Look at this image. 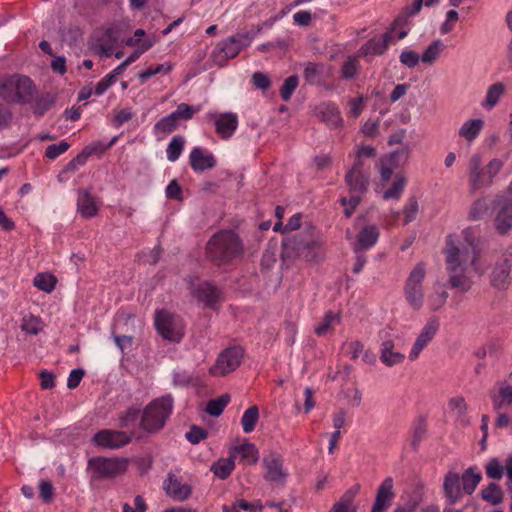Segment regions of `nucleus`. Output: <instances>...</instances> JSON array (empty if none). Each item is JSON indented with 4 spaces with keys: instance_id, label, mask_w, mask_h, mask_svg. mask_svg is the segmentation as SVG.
Returning a JSON list of instances; mask_svg holds the SVG:
<instances>
[{
    "instance_id": "obj_1",
    "label": "nucleus",
    "mask_w": 512,
    "mask_h": 512,
    "mask_svg": "<svg viewBox=\"0 0 512 512\" xmlns=\"http://www.w3.org/2000/svg\"><path fill=\"white\" fill-rule=\"evenodd\" d=\"M444 254L450 287L460 289L462 292L468 291L470 289V281L467 277L468 264L474 267L475 271H479L476 266L479 252H470L464 244L456 243L454 236L449 235L446 238Z\"/></svg>"
},
{
    "instance_id": "obj_2",
    "label": "nucleus",
    "mask_w": 512,
    "mask_h": 512,
    "mask_svg": "<svg viewBox=\"0 0 512 512\" xmlns=\"http://www.w3.org/2000/svg\"><path fill=\"white\" fill-rule=\"evenodd\" d=\"M323 239L319 231L312 225L307 226L303 232L287 237L283 240L282 255L286 258H303L306 261H316L320 257Z\"/></svg>"
},
{
    "instance_id": "obj_3",
    "label": "nucleus",
    "mask_w": 512,
    "mask_h": 512,
    "mask_svg": "<svg viewBox=\"0 0 512 512\" xmlns=\"http://www.w3.org/2000/svg\"><path fill=\"white\" fill-rule=\"evenodd\" d=\"M206 257L214 264L226 265L241 257L243 243L233 230H221L215 233L206 244Z\"/></svg>"
},
{
    "instance_id": "obj_4",
    "label": "nucleus",
    "mask_w": 512,
    "mask_h": 512,
    "mask_svg": "<svg viewBox=\"0 0 512 512\" xmlns=\"http://www.w3.org/2000/svg\"><path fill=\"white\" fill-rule=\"evenodd\" d=\"M173 411V398L165 395L152 400L142 411L139 426L145 432L154 434L166 424Z\"/></svg>"
},
{
    "instance_id": "obj_5",
    "label": "nucleus",
    "mask_w": 512,
    "mask_h": 512,
    "mask_svg": "<svg viewBox=\"0 0 512 512\" xmlns=\"http://www.w3.org/2000/svg\"><path fill=\"white\" fill-rule=\"evenodd\" d=\"M36 95L33 81L23 75H11L0 79V97L9 103H32Z\"/></svg>"
},
{
    "instance_id": "obj_6",
    "label": "nucleus",
    "mask_w": 512,
    "mask_h": 512,
    "mask_svg": "<svg viewBox=\"0 0 512 512\" xmlns=\"http://www.w3.org/2000/svg\"><path fill=\"white\" fill-rule=\"evenodd\" d=\"M503 162L494 158L483 167L480 154H474L468 163V180L470 190L475 192L482 188L489 187L493 183L494 177L500 172Z\"/></svg>"
},
{
    "instance_id": "obj_7",
    "label": "nucleus",
    "mask_w": 512,
    "mask_h": 512,
    "mask_svg": "<svg viewBox=\"0 0 512 512\" xmlns=\"http://www.w3.org/2000/svg\"><path fill=\"white\" fill-rule=\"evenodd\" d=\"M426 276L424 262H419L410 271L403 288L404 296L413 310H420L425 301L423 282Z\"/></svg>"
},
{
    "instance_id": "obj_8",
    "label": "nucleus",
    "mask_w": 512,
    "mask_h": 512,
    "mask_svg": "<svg viewBox=\"0 0 512 512\" xmlns=\"http://www.w3.org/2000/svg\"><path fill=\"white\" fill-rule=\"evenodd\" d=\"M129 465L127 458L95 457L88 461V468L92 471V479H111L123 475Z\"/></svg>"
},
{
    "instance_id": "obj_9",
    "label": "nucleus",
    "mask_w": 512,
    "mask_h": 512,
    "mask_svg": "<svg viewBox=\"0 0 512 512\" xmlns=\"http://www.w3.org/2000/svg\"><path fill=\"white\" fill-rule=\"evenodd\" d=\"M252 36L249 33H242L231 36L218 43L211 54L212 61L223 67L229 59L235 58L240 51L250 45Z\"/></svg>"
},
{
    "instance_id": "obj_10",
    "label": "nucleus",
    "mask_w": 512,
    "mask_h": 512,
    "mask_svg": "<svg viewBox=\"0 0 512 512\" xmlns=\"http://www.w3.org/2000/svg\"><path fill=\"white\" fill-rule=\"evenodd\" d=\"M155 327L157 332L171 342H180L184 336L182 320L168 311L161 310L155 314Z\"/></svg>"
},
{
    "instance_id": "obj_11",
    "label": "nucleus",
    "mask_w": 512,
    "mask_h": 512,
    "mask_svg": "<svg viewBox=\"0 0 512 512\" xmlns=\"http://www.w3.org/2000/svg\"><path fill=\"white\" fill-rule=\"evenodd\" d=\"M244 358V350L240 346L224 349L217 357L214 365L209 368L213 377H223L235 371Z\"/></svg>"
},
{
    "instance_id": "obj_12",
    "label": "nucleus",
    "mask_w": 512,
    "mask_h": 512,
    "mask_svg": "<svg viewBox=\"0 0 512 512\" xmlns=\"http://www.w3.org/2000/svg\"><path fill=\"white\" fill-rule=\"evenodd\" d=\"M265 469L264 479L277 486H284L287 479V472L283 467V459L280 454L270 452L262 459Z\"/></svg>"
},
{
    "instance_id": "obj_13",
    "label": "nucleus",
    "mask_w": 512,
    "mask_h": 512,
    "mask_svg": "<svg viewBox=\"0 0 512 512\" xmlns=\"http://www.w3.org/2000/svg\"><path fill=\"white\" fill-rule=\"evenodd\" d=\"M512 255L503 254L493 264L490 273V283L494 288L506 289L511 282Z\"/></svg>"
},
{
    "instance_id": "obj_14",
    "label": "nucleus",
    "mask_w": 512,
    "mask_h": 512,
    "mask_svg": "<svg viewBox=\"0 0 512 512\" xmlns=\"http://www.w3.org/2000/svg\"><path fill=\"white\" fill-rule=\"evenodd\" d=\"M132 437L133 433L128 434L125 431L103 429L94 435L93 442L103 448L119 449L128 445Z\"/></svg>"
},
{
    "instance_id": "obj_15",
    "label": "nucleus",
    "mask_w": 512,
    "mask_h": 512,
    "mask_svg": "<svg viewBox=\"0 0 512 512\" xmlns=\"http://www.w3.org/2000/svg\"><path fill=\"white\" fill-rule=\"evenodd\" d=\"M118 40V33L114 28L98 30L94 33L91 49L101 57H110Z\"/></svg>"
},
{
    "instance_id": "obj_16",
    "label": "nucleus",
    "mask_w": 512,
    "mask_h": 512,
    "mask_svg": "<svg viewBox=\"0 0 512 512\" xmlns=\"http://www.w3.org/2000/svg\"><path fill=\"white\" fill-rule=\"evenodd\" d=\"M208 118L213 121L216 133L224 140L231 138L238 127V116L232 112L209 114Z\"/></svg>"
},
{
    "instance_id": "obj_17",
    "label": "nucleus",
    "mask_w": 512,
    "mask_h": 512,
    "mask_svg": "<svg viewBox=\"0 0 512 512\" xmlns=\"http://www.w3.org/2000/svg\"><path fill=\"white\" fill-rule=\"evenodd\" d=\"M495 205L499 207L495 217V227L499 233L505 234L512 228V199L507 196H497Z\"/></svg>"
},
{
    "instance_id": "obj_18",
    "label": "nucleus",
    "mask_w": 512,
    "mask_h": 512,
    "mask_svg": "<svg viewBox=\"0 0 512 512\" xmlns=\"http://www.w3.org/2000/svg\"><path fill=\"white\" fill-rule=\"evenodd\" d=\"M439 328L437 319H430L421 330L420 334L416 338L412 349L409 353V360L415 361L418 359L421 351L432 341Z\"/></svg>"
},
{
    "instance_id": "obj_19",
    "label": "nucleus",
    "mask_w": 512,
    "mask_h": 512,
    "mask_svg": "<svg viewBox=\"0 0 512 512\" xmlns=\"http://www.w3.org/2000/svg\"><path fill=\"white\" fill-rule=\"evenodd\" d=\"M345 181L351 193H366L369 176L363 171L361 160H357L354 166L347 172Z\"/></svg>"
},
{
    "instance_id": "obj_20",
    "label": "nucleus",
    "mask_w": 512,
    "mask_h": 512,
    "mask_svg": "<svg viewBox=\"0 0 512 512\" xmlns=\"http://www.w3.org/2000/svg\"><path fill=\"white\" fill-rule=\"evenodd\" d=\"M191 294L208 307H213L221 299V291L209 282L191 286Z\"/></svg>"
},
{
    "instance_id": "obj_21",
    "label": "nucleus",
    "mask_w": 512,
    "mask_h": 512,
    "mask_svg": "<svg viewBox=\"0 0 512 512\" xmlns=\"http://www.w3.org/2000/svg\"><path fill=\"white\" fill-rule=\"evenodd\" d=\"M77 210L84 218H93L98 214L99 206L96 197L88 189L77 192Z\"/></svg>"
},
{
    "instance_id": "obj_22",
    "label": "nucleus",
    "mask_w": 512,
    "mask_h": 512,
    "mask_svg": "<svg viewBox=\"0 0 512 512\" xmlns=\"http://www.w3.org/2000/svg\"><path fill=\"white\" fill-rule=\"evenodd\" d=\"M394 498L393 479L387 477L378 487L371 512H385Z\"/></svg>"
},
{
    "instance_id": "obj_23",
    "label": "nucleus",
    "mask_w": 512,
    "mask_h": 512,
    "mask_svg": "<svg viewBox=\"0 0 512 512\" xmlns=\"http://www.w3.org/2000/svg\"><path fill=\"white\" fill-rule=\"evenodd\" d=\"M189 160L191 168L195 172L212 169L216 166L217 163L212 153L200 147H195L192 149L189 155Z\"/></svg>"
},
{
    "instance_id": "obj_24",
    "label": "nucleus",
    "mask_w": 512,
    "mask_h": 512,
    "mask_svg": "<svg viewBox=\"0 0 512 512\" xmlns=\"http://www.w3.org/2000/svg\"><path fill=\"white\" fill-rule=\"evenodd\" d=\"M163 488L169 497L178 501H185L192 492L191 487L187 484H182L173 473L168 474Z\"/></svg>"
},
{
    "instance_id": "obj_25",
    "label": "nucleus",
    "mask_w": 512,
    "mask_h": 512,
    "mask_svg": "<svg viewBox=\"0 0 512 512\" xmlns=\"http://www.w3.org/2000/svg\"><path fill=\"white\" fill-rule=\"evenodd\" d=\"M443 490L449 505H454L462 498L463 490L458 473L450 471L444 476Z\"/></svg>"
},
{
    "instance_id": "obj_26",
    "label": "nucleus",
    "mask_w": 512,
    "mask_h": 512,
    "mask_svg": "<svg viewBox=\"0 0 512 512\" xmlns=\"http://www.w3.org/2000/svg\"><path fill=\"white\" fill-rule=\"evenodd\" d=\"M379 238V229L375 225L364 227L357 235L354 252L365 251L373 247Z\"/></svg>"
},
{
    "instance_id": "obj_27",
    "label": "nucleus",
    "mask_w": 512,
    "mask_h": 512,
    "mask_svg": "<svg viewBox=\"0 0 512 512\" xmlns=\"http://www.w3.org/2000/svg\"><path fill=\"white\" fill-rule=\"evenodd\" d=\"M231 458L234 460L239 457L240 461L245 464L254 465L259 459V452L253 443L246 442L244 444L234 446L231 451Z\"/></svg>"
},
{
    "instance_id": "obj_28",
    "label": "nucleus",
    "mask_w": 512,
    "mask_h": 512,
    "mask_svg": "<svg viewBox=\"0 0 512 512\" xmlns=\"http://www.w3.org/2000/svg\"><path fill=\"white\" fill-rule=\"evenodd\" d=\"M391 40L390 33H385L381 38H372L359 49L360 56L382 55Z\"/></svg>"
},
{
    "instance_id": "obj_29",
    "label": "nucleus",
    "mask_w": 512,
    "mask_h": 512,
    "mask_svg": "<svg viewBox=\"0 0 512 512\" xmlns=\"http://www.w3.org/2000/svg\"><path fill=\"white\" fill-rule=\"evenodd\" d=\"M395 344L392 340L384 341L381 345L380 360L388 367L401 364L405 355L394 350Z\"/></svg>"
},
{
    "instance_id": "obj_30",
    "label": "nucleus",
    "mask_w": 512,
    "mask_h": 512,
    "mask_svg": "<svg viewBox=\"0 0 512 512\" xmlns=\"http://www.w3.org/2000/svg\"><path fill=\"white\" fill-rule=\"evenodd\" d=\"M360 491V485L355 484L353 487L348 489L331 508L330 512H355L356 509L353 506L355 496Z\"/></svg>"
},
{
    "instance_id": "obj_31",
    "label": "nucleus",
    "mask_w": 512,
    "mask_h": 512,
    "mask_svg": "<svg viewBox=\"0 0 512 512\" xmlns=\"http://www.w3.org/2000/svg\"><path fill=\"white\" fill-rule=\"evenodd\" d=\"M405 151H397L391 153L388 157L381 160L380 164V177L383 182L391 179L394 169L398 166V161L401 157L406 158Z\"/></svg>"
},
{
    "instance_id": "obj_32",
    "label": "nucleus",
    "mask_w": 512,
    "mask_h": 512,
    "mask_svg": "<svg viewBox=\"0 0 512 512\" xmlns=\"http://www.w3.org/2000/svg\"><path fill=\"white\" fill-rule=\"evenodd\" d=\"M55 103V97L50 92H45L39 94L36 90V95L34 96V101L32 103H28L33 111V113L40 117L43 116Z\"/></svg>"
},
{
    "instance_id": "obj_33",
    "label": "nucleus",
    "mask_w": 512,
    "mask_h": 512,
    "mask_svg": "<svg viewBox=\"0 0 512 512\" xmlns=\"http://www.w3.org/2000/svg\"><path fill=\"white\" fill-rule=\"evenodd\" d=\"M491 399L496 411L512 405V386L507 382L500 383L498 391L491 395Z\"/></svg>"
},
{
    "instance_id": "obj_34",
    "label": "nucleus",
    "mask_w": 512,
    "mask_h": 512,
    "mask_svg": "<svg viewBox=\"0 0 512 512\" xmlns=\"http://www.w3.org/2000/svg\"><path fill=\"white\" fill-rule=\"evenodd\" d=\"M449 409L454 413L456 420L463 426L470 424L467 415L468 405L462 396L453 397L448 402Z\"/></svg>"
},
{
    "instance_id": "obj_35",
    "label": "nucleus",
    "mask_w": 512,
    "mask_h": 512,
    "mask_svg": "<svg viewBox=\"0 0 512 512\" xmlns=\"http://www.w3.org/2000/svg\"><path fill=\"white\" fill-rule=\"evenodd\" d=\"M482 479L481 473L477 467H469L464 471L460 480L462 482V490L466 494H472Z\"/></svg>"
},
{
    "instance_id": "obj_36",
    "label": "nucleus",
    "mask_w": 512,
    "mask_h": 512,
    "mask_svg": "<svg viewBox=\"0 0 512 512\" xmlns=\"http://www.w3.org/2000/svg\"><path fill=\"white\" fill-rule=\"evenodd\" d=\"M484 121L482 119H470L466 121L459 129V135L468 142H472L483 129Z\"/></svg>"
},
{
    "instance_id": "obj_37",
    "label": "nucleus",
    "mask_w": 512,
    "mask_h": 512,
    "mask_svg": "<svg viewBox=\"0 0 512 512\" xmlns=\"http://www.w3.org/2000/svg\"><path fill=\"white\" fill-rule=\"evenodd\" d=\"M324 65L309 62L304 69V79L310 85H319L324 81Z\"/></svg>"
},
{
    "instance_id": "obj_38",
    "label": "nucleus",
    "mask_w": 512,
    "mask_h": 512,
    "mask_svg": "<svg viewBox=\"0 0 512 512\" xmlns=\"http://www.w3.org/2000/svg\"><path fill=\"white\" fill-rule=\"evenodd\" d=\"M235 467V460L231 458V454L227 459H220L215 462L211 470L214 472L215 476L224 480L230 476Z\"/></svg>"
},
{
    "instance_id": "obj_39",
    "label": "nucleus",
    "mask_w": 512,
    "mask_h": 512,
    "mask_svg": "<svg viewBox=\"0 0 512 512\" xmlns=\"http://www.w3.org/2000/svg\"><path fill=\"white\" fill-rule=\"evenodd\" d=\"M406 183V177L402 173H397L394 177L392 186L383 193V199H399Z\"/></svg>"
},
{
    "instance_id": "obj_40",
    "label": "nucleus",
    "mask_w": 512,
    "mask_h": 512,
    "mask_svg": "<svg viewBox=\"0 0 512 512\" xmlns=\"http://www.w3.org/2000/svg\"><path fill=\"white\" fill-rule=\"evenodd\" d=\"M20 327L28 334L37 335L43 330L44 324L40 317L29 314L22 318Z\"/></svg>"
},
{
    "instance_id": "obj_41",
    "label": "nucleus",
    "mask_w": 512,
    "mask_h": 512,
    "mask_svg": "<svg viewBox=\"0 0 512 512\" xmlns=\"http://www.w3.org/2000/svg\"><path fill=\"white\" fill-rule=\"evenodd\" d=\"M259 419V410L256 405L249 407L241 418V424L245 433H250L255 429Z\"/></svg>"
},
{
    "instance_id": "obj_42",
    "label": "nucleus",
    "mask_w": 512,
    "mask_h": 512,
    "mask_svg": "<svg viewBox=\"0 0 512 512\" xmlns=\"http://www.w3.org/2000/svg\"><path fill=\"white\" fill-rule=\"evenodd\" d=\"M482 499L492 505L500 504L503 501V492L496 483H490L481 491Z\"/></svg>"
},
{
    "instance_id": "obj_43",
    "label": "nucleus",
    "mask_w": 512,
    "mask_h": 512,
    "mask_svg": "<svg viewBox=\"0 0 512 512\" xmlns=\"http://www.w3.org/2000/svg\"><path fill=\"white\" fill-rule=\"evenodd\" d=\"M322 120L331 128H338L342 125L343 119L340 111L333 105H328L321 112Z\"/></svg>"
},
{
    "instance_id": "obj_44",
    "label": "nucleus",
    "mask_w": 512,
    "mask_h": 512,
    "mask_svg": "<svg viewBox=\"0 0 512 512\" xmlns=\"http://www.w3.org/2000/svg\"><path fill=\"white\" fill-rule=\"evenodd\" d=\"M338 323H340V315L329 311L325 314L320 324L315 327V333L318 336H324L332 330L334 324Z\"/></svg>"
},
{
    "instance_id": "obj_45",
    "label": "nucleus",
    "mask_w": 512,
    "mask_h": 512,
    "mask_svg": "<svg viewBox=\"0 0 512 512\" xmlns=\"http://www.w3.org/2000/svg\"><path fill=\"white\" fill-rule=\"evenodd\" d=\"M444 49V44L441 40L433 41L423 52L421 60L426 64H433L439 57L441 51Z\"/></svg>"
},
{
    "instance_id": "obj_46",
    "label": "nucleus",
    "mask_w": 512,
    "mask_h": 512,
    "mask_svg": "<svg viewBox=\"0 0 512 512\" xmlns=\"http://www.w3.org/2000/svg\"><path fill=\"white\" fill-rule=\"evenodd\" d=\"M489 206L485 198H479L475 200L469 210L468 218L471 221H477L482 219L488 214Z\"/></svg>"
},
{
    "instance_id": "obj_47",
    "label": "nucleus",
    "mask_w": 512,
    "mask_h": 512,
    "mask_svg": "<svg viewBox=\"0 0 512 512\" xmlns=\"http://www.w3.org/2000/svg\"><path fill=\"white\" fill-rule=\"evenodd\" d=\"M504 92L505 86L503 83L498 82L491 85L487 91L485 103L483 105L488 108H493L503 96Z\"/></svg>"
},
{
    "instance_id": "obj_48",
    "label": "nucleus",
    "mask_w": 512,
    "mask_h": 512,
    "mask_svg": "<svg viewBox=\"0 0 512 512\" xmlns=\"http://www.w3.org/2000/svg\"><path fill=\"white\" fill-rule=\"evenodd\" d=\"M229 401L230 396L228 394H223L216 399L210 400L207 403L206 411L211 416L218 417L222 414Z\"/></svg>"
},
{
    "instance_id": "obj_49",
    "label": "nucleus",
    "mask_w": 512,
    "mask_h": 512,
    "mask_svg": "<svg viewBox=\"0 0 512 512\" xmlns=\"http://www.w3.org/2000/svg\"><path fill=\"white\" fill-rule=\"evenodd\" d=\"M56 278L52 274L47 273H39L35 276L33 283L34 285L47 293H50L54 290L56 285Z\"/></svg>"
},
{
    "instance_id": "obj_50",
    "label": "nucleus",
    "mask_w": 512,
    "mask_h": 512,
    "mask_svg": "<svg viewBox=\"0 0 512 512\" xmlns=\"http://www.w3.org/2000/svg\"><path fill=\"white\" fill-rule=\"evenodd\" d=\"M485 472L488 478L500 480L505 472V464L503 465L497 458H491L485 466Z\"/></svg>"
},
{
    "instance_id": "obj_51",
    "label": "nucleus",
    "mask_w": 512,
    "mask_h": 512,
    "mask_svg": "<svg viewBox=\"0 0 512 512\" xmlns=\"http://www.w3.org/2000/svg\"><path fill=\"white\" fill-rule=\"evenodd\" d=\"M184 139L182 136H174L167 147V158L175 162L181 155L184 148Z\"/></svg>"
},
{
    "instance_id": "obj_52",
    "label": "nucleus",
    "mask_w": 512,
    "mask_h": 512,
    "mask_svg": "<svg viewBox=\"0 0 512 512\" xmlns=\"http://www.w3.org/2000/svg\"><path fill=\"white\" fill-rule=\"evenodd\" d=\"M140 416V409L137 407H130L118 416L119 426L121 428H129L133 425Z\"/></svg>"
},
{
    "instance_id": "obj_53",
    "label": "nucleus",
    "mask_w": 512,
    "mask_h": 512,
    "mask_svg": "<svg viewBox=\"0 0 512 512\" xmlns=\"http://www.w3.org/2000/svg\"><path fill=\"white\" fill-rule=\"evenodd\" d=\"M360 64L356 57L349 56L341 68V76L344 79L354 78L359 71Z\"/></svg>"
},
{
    "instance_id": "obj_54",
    "label": "nucleus",
    "mask_w": 512,
    "mask_h": 512,
    "mask_svg": "<svg viewBox=\"0 0 512 512\" xmlns=\"http://www.w3.org/2000/svg\"><path fill=\"white\" fill-rule=\"evenodd\" d=\"M448 298L445 290H436L428 296L427 302L431 311H437L444 306Z\"/></svg>"
},
{
    "instance_id": "obj_55",
    "label": "nucleus",
    "mask_w": 512,
    "mask_h": 512,
    "mask_svg": "<svg viewBox=\"0 0 512 512\" xmlns=\"http://www.w3.org/2000/svg\"><path fill=\"white\" fill-rule=\"evenodd\" d=\"M178 119L173 113L163 117L155 124V130L162 133H171L177 128Z\"/></svg>"
},
{
    "instance_id": "obj_56",
    "label": "nucleus",
    "mask_w": 512,
    "mask_h": 512,
    "mask_svg": "<svg viewBox=\"0 0 512 512\" xmlns=\"http://www.w3.org/2000/svg\"><path fill=\"white\" fill-rule=\"evenodd\" d=\"M299 79L296 75L288 77L280 88V96L284 101H289L293 92L296 90Z\"/></svg>"
},
{
    "instance_id": "obj_57",
    "label": "nucleus",
    "mask_w": 512,
    "mask_h": 512,
    "mask_svg": "<svg viewBox=\"0 0 512 512\" xmlns=\"http://www.w3.org/2000/svg\"><path fill=\"white\" fill-rule=\"evenodd\" d=\"M418 210L419 205L417 199L415 197L409 198L406 205L403 208L404 225L410 223L416 218Z\"/></svg>"
},
{
    "instance_id": "obj_58",
    "label": "nucleus",
    "mask_w": 512,
    "mask_h": 512,
    "mask_svg": "<svg viewBox=\"0 0 512 512\" xmlns=\"http://www.w3.org/2000/svg\"><path fill=\"white\" fill-rule=\"evenodd\" d=\"M208 436L207 430L197 425H192L185 437L191 444H198Z\"/></svg>"
},
{
    "instance_id": "obj_59",
    "label": "nucleus",
    "mask_w": 512,
    "mask_h": 512,
    "mask_svg": "<svg viewBox=\"0 0 512 512\" xmlns=\"http://www.w3.org/2000/svg\"><path fill=\"white\" fill-rule=\"evenodd\" d=\"M463 234V238H464V241L466 242L467 245H464L465 247H467L470 252L474 253V252H479L477 247H478V237L474 231L473 228H466L463 230L462 232Z\"/></svg>"
},
{
    "instance_id": "obj_60",
    "label": "nucleus",
    "mask_w": 512,
    "mask_h": 512,
    "mask_svg": "<svg viewBox=\"0 0 512 512\" xmlns=\"http://www.w3.org/2000/svg\"><path fill=\"white\" fill-rule=\"evenodd\" d=\"M69 144L66 141H61L58 144L49 145L46 148L45 156L49 159H56L59 155L66 152L69 148Z\"/></svg>"
},
{
    "instance_id": "obj_61",
    "label": "nucleus",
    "mask_w": 512,
    "mask_h": 512,
    "mask_svg": "<svg viewBox=\"0 0 512 512\" xmlns=\"http://www.w3.org/2000/svg\"><path fill=\"white\" fill-rule=\"evenodd\" d=\"M198 108H193L192 106L181 103L177 106V109L172 112L175 117L179 119L189 120L193 117V115L198 111Z\"/></svg>"
},
{
    "instance_id": "obj_62",
    "label": "nucleus",
    "mask_w": 512,
    "mask_h": 512,
    "mask_svg": "<svg viewBox=\"0 0 512 512\" xmlns=\"http://www.w3.org/2000/svg\"><path fill=\"white\" fill-rule=\"evenodd\" d=\"M40 497L45 503H50L54 497V488L51 481L41 480L39 484Z\"/></svg>"
},
{
    "instance_id": "obj_63",
    "label": "nucleus",
    "mask_w": 512,
    "mask_h": 512,
    "mask_svg": "<svg viewBox=\"0 0 512 512\" xmlns=\"http://www.w3.org/2000/svg\"><path fill=\"white\" fill-rule=\"evenodd\" d=\"M419 61L418 53L412 50H404L400 55V62L408 68L417 66Z\"/></svg>"
},
{
    "instance_id": "obj_64",
    "label": "nucleus",
    "mask_w": 512,
    "mask_h": 512,
    "mask_svg": "<svg viewBox=\"0 0 512 512\" xmlns=\"http://www.w3.org/2000/svg\"><path fill=\"white\" fill-rule=\"evenodd\" d=\"M252 82L256 88L261 90H267L271 85L269 76L262 72H255L252 76Z\"/></svg>"
}]
</instances>
